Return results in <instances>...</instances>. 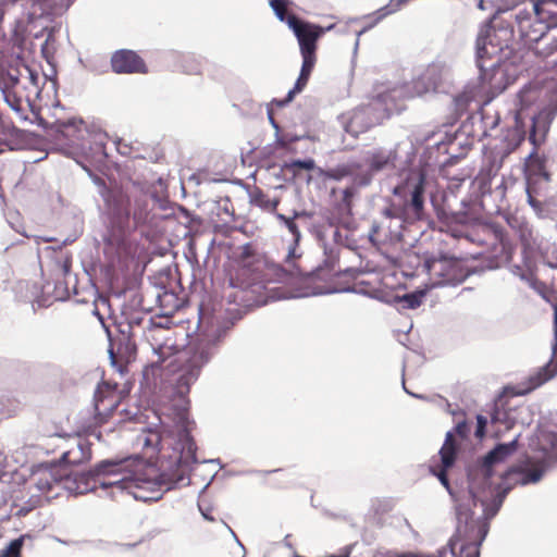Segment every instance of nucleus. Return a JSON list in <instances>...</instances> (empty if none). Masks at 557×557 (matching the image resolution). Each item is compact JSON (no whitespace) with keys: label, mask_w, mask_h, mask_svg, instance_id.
<instances>
[{"label":"nucleus","mask_w":557,"mask_h":557,"mask_svg":"<svg viewBox=\"0 0 557 557\" xmlns=\"http://www.w3.org/2000/svg\"><path fill=\"white\" fill-rule=\"evenodd\" d=\"M3 99L8 103V106L15 112L20 113L22 112V100L21 98L16 97L13 92L10 90H2Z\"/></svg>","instance_id":"obj_22"},{"label":"nucleus","mask_w":557,"mask_h":557,"mask_svg":"<svg viewBox=\"0 0 557 557\" xmlns=\"http://www.w3.org/2000/svg\"><path fill=\"white\" fill-rule=\"evenodd\" d=\"M189 425L186 414H182L175 436L149 432L143 438L147 448L156 445H160L161 451L171 448L170 454H162V458L168 459L166 465L162 462L165 473H160L153 463L133 457L103 460L88 473L81 474L70 472L64 466H51L36 471L37 488L46 493L53 484L60 483L70 493L85 494L99 486L110 490L111 496L115 491H126L137 499H157L174 478H181L196 462V446L189 435Z\"/></svg>","instance_id":"obj_1"},{"label":"nucleus","mask_w":557,"mask_h":557,"mask_svg":"<svg viewBox=\"0 0 557 557\" xmlns=\"http://www.w3.org/2000/svg\"><path fill=\"white\" fill-rule=\"evenodd\" d=\"M426 295V289H419L413 293L406 294L397 299L404 304V308L416 309L418 308Z\"/></svg>","instance_id":"obj_16"},{"label":"nucleus","mask_w":557,"mask_h":557,"mask_svg":"<svg viewBox=\"0 0 557 557\" xmlns=\"http://www.w3.org/2000/svg\"><path fill=\"white\" fill-rule=\"evenodd\" d=\"M395 154L392 151L379 150L375 151L370 160L371 169L379 171L394 160Z\"/></svg>","instance_id":"obj_18"},{"label":"nucleus","mask_w":557,"mask_h":557,"mask_svg":"<svg viewBox=\"0 0 557 557\" xmlns=\"http://www.w3.org/2000/svg\"><path fill=\"white\" fill-rule=\"evenodd\" d=\"M314 165L315 164L312 159L296 160L289 164L290 168H298V169H304V170H312L314 168Z\"/></svg>","instance_id":"obj_23"},{"label":"nucleus","mask_w":557,"mask_h":557,"mask_svg":"<svg viewBox=\"0 0 557 557\" xmlns=\"http://www.w3.org/2000/svg\"><path fill=\"white\" fill-rule=\"evenodd\" d=\"M423 180L420 177L419 182L416 184L414 189L411 196V206L414 208L417 212L422 210L423 207Z\"/></svg>","instance_id":"obj_21"},{"label":"nucleus","mask_w":557,"mask_h":557,"mask_svg":"<svg viewBox=\"0 0 557 557\" xmlns=\"http://www.w3.org/2000/svg\"><path fill=\"white\" fill-rule=\"evenodd\" d=\"M407 1L408 0H391L387 5L381 8L377 12H375V23L381 21L383 17L398 11L401 8V5L405 4Z\"/></svg>","instance_id":"obj_20"},{"label":"nucleus","mask_w":557,"mask_h":557,"mask_svg":"<svg viewBox=\"0 0 557 557\" xmlns=\"http://www.w3.org/2000/svg\"><path fill=\"white\" fill-rule=\"evenodd\" d=\"M64 463H78L89 459V450L82 442H77L76 447L65 451L62 456Z\"/></svg>","instance_id":"obj_15"},{"label":"nucleus","mask_w":557,"mask_h":557,"mask_svg":"<svg viewBox=\"0 0 557 557\" xmlns=\"http://www.w3.org/2000/svg\"><path fill=\"white\" fill-rule=\"evenodd\" d=\"M432 87V84L425 82H416L411 85H404L400 87H395L388 91L387 95H380V99L371 107L361 108L352 112L349 120L345 123V129L347 133H350L354 136H357L359 133L364 132L370 126L381 122L384 117H386L389 113L387 109L379 114L374 115L373 111L380 106L384 103L387 106V99L396 100L400 98H410L414 96H421L426 92Z\"/></svg>","instance_id":"obj_4"},{"label":"nucleus","mask_w":557,"mask_h":557,"mask_svg":"<svg viewBox=\"0 0 557 557\" xmlns=\"http://www.w3.org/2000/svg\"><path fill=\"white\" fill-rule=\"evenodd\" d=\"M470 429L466 422H460L457 424L454 432H448L446 434V440L444 445L440 450V459H441V469L436 471L433 469L434 474L440 479L441 483L448 488V481L446 478V470H448L455 462L456 458V446L457 440L456 437H465L469 433Z\"/></svg>","instance_id":"obj_9"},{"label":"nucleus","mask_w":557,"mask_h":557,"mask_svg":"<svg viewBox=\"0 0 557 557\" xmlns=\"http://www.w3.org/2000/svg\"><path fill=\"white\" fill-rule=\"evenodd\" d=\"M536 448L543 453L541 458L531 457L522 469L521 484L536 483L541 480L552 459L557 457V434L541 430L536 436Z\"/></svg>","instance_id":"obj_6"},{"label":"nucleus","mask_w":557,"mask_h":557,"mask_svg":"<svg viewBox=\"0 0 557 557\" xmlns=\"http://www.w3.org/2000/svg\"><path fill=\"white\" fill-rule=\"evenodd\" d=\"M82 125H83V121H82V120H75V119H74V120H72V121H70V122H69V125L66 126V128H69V127H75V128H77V127H79V126H82Z\"/></svg>","instance_id":"obj_26"},{"label":"nucleus","mask_w":557,"mask_h":557,"mask_svg":"<svg viewBox=\"0 0 557 557\" xmlns=\"http://www.w3.org/2000/svg\"><path fill=\"white\" fill-rule=\"evenodd\" d=\"M517 22L522 37L530 42L539 41L549 28L557 26V1H533L532 14L520 12Z\"/></svg>","instance_id":"obj_5"},{"label":"nucleus","mask_w":557,"mask_h":557,"mask_svg":"<svg viewBox=\"0 0 557 557\" xmlns=\"http://www.w3.org/2000/svg\"><path fill=\"white\" fill-rule=\"evenodd\" d=\"M112 69L116 73L144 72L145 64L133 51L122 50L115 52L111 59Z\"/></svg>","instance_id":"obj_12"},{"label":"nucleus","mask_w":557,"mask_h":557,"mask_svg":"<svg viewBox=\"0 0 557 557\" xmlns=\"http://www.w3.org/2000/svg\"><path fill=\"white\" fill-rule=\"evenodd\" d=\"M516 450V441H511L509 444H500L493 449L484 459L482 467V473L484 476L492 475V469L503 462L508 456Z\"/></svg>","instance_id":"obj_13"},{"label":"nucleus","mask_w":557,"mask_h":557,"mask_svg":"<svg viewBox=\"0 0 557 557\" xmlns=\"http://www.w3.org/2000/svg\"><path fill=\"white\" fill-rule=\"evenodd\" d=\"M554 280H557V270L554 275ZM555 317H554V325H555V345L553 348V358L547 366L540 369L534 375L530 377V387L529 389H534L557 374V304L555 305Z\"/></svg>","instance_id":"obj_11"},{"label":"nucleus","mask_w":557,"mask_h":557,"mask_svg":"<svg viewBox=\"0 0 557 557\" xmlns=\"http://www.w3.org/2000/svg\"><path fill=\"white\" fill-rule=\"evenodd\" d=\"M476 420H478V426H476L475 435H476V437L482 438L484 436V430H485V425H486L487 421L483 416H478Z\"/></svg>","instance_id":"obj_24"},{"label":"nucleus","mask_w":557,"mask_h":557,"mask_svg":"<svg viewBox=\"0 0 557 557\" xmlns=\"http://www.w3.org/2000/svg\"><path fill=\"white\" fill-rule=\"evenodd\" d=\"M491 33L492 29L490 27L483 28L476 39V55L481 70L484 69L482 60L491 57L496 51L490 41ZM482 78L493 92L503 91L509 84L504 64L493 65L491 72L482 71Z\"/></svg>","instance_id":"obj_7"},{"label":"nucleus","mask_w":557,"mask_h":557,"mask_svg":"<svg viewBox=\"0 0 557 557\" xmlns=\"http://www.w3.org/2000/svg\"><path fill=\"white\" fill-rule=\"evenodd\" d=\"M479 8L483 9V0H480Z\"/></svg>","instance_id":"obj_29"},{"label":"nucleus","mask_w":557,"mask_h":557,"mask_svg":"<svg viewBox=\"0 0 557 557\" xmlns=\"http://www.w3.org/2000/svg\"><path fill=\"white\" fill-rule=\"evenodd\" d=\"M518 412L519 414H522L528 411L527 407H520L516 410L509 409V411L505 409L497 408L495 410V413L493 414L492 421L493 422H504L506 424V428L509 429L512 424L516 423L517 417L515 412Z\"/></svg>","instance_id":"obj_14"},{"label":"nucleus","mask_w":557,"mask_h":557,"mask_svg":"<svg viewBox=\"0 0 557 557\" xmlns=\"http://www.w3.org/2000/svg\"><path fill=\"white\" fill-rule=\"evenodd\" d=\"M542 176L544 177L545 181H548V174L546 172H543Z\"/></svg>","instance_id":"obj_28"},{"label":"nucleus","mask_w":557,"mask_h":557,"mask_svg":"<svg viewBox=\"0 0 557 557\" xmlns=\"http://www.w3.org/2000/svg\"><path fill=\"white\" fill-rule=\"evenodd\" d=\"M278 219L283 220V221L286 223V225H287L288 230H289L293 234H296V228H297V227H296V224H295L293 221H290V220L286 219V218H285L284 215H282V214H280V215H278Z\"/></svg>","instance_id":"obj_25"},{"label":"nucleus","mask_w":557,"mask_h":557,"mask_svg":"<svg viewBox=\"0 0 557 557\" xmlns=\"http://www.w3.org/2000/svg\"><path fill=\"white\" fill-rule=\"evenodd\" d=\"M24 540L25 535H22L21 537L11 541L10 544L2 549L0 557H20Z\"/></svg>","instance_id":"obj_19"},{"label":"nucleus","mask_w":557,"mask_h":557,"mask_svg":"<svg viewBox=\"0 0 557 557\" xmlns=\"http://www.w3.org/2000/svg\"><path fill=\"white\" fill-rule=\"evenodd\" d=\"M287 26L293 30L298 40L302 65L294 88L288 91L284 100L277 102L278 106L290 102L306 87L317 61V41L325 32L323 27L299 20L296 16L287 18ZM332 27L329 26L326 30H330Z\"/></svg>","instance_id":"obj_2"},{"label":"nucleus","mask_w":557,"mask_h":557,"mask_svg":"<svg viewBox=\"0 0 557 557\" xmlns=\"http://www.w3.org/2000/svg\"><path fill=\"white\" fill-rule=\"evenodd\" d=\"M290 4L292 2L289 0H270V7L272 8L276 17L286 24L287 18L289 16H294L293 14H289Z\"/></svg>","instance_id":"obj_17"},{"label":"nucleus","mask_w":557,"mask_h":557,"mask_svg":"<svg viewBox=\"0 0 557 557\" xmlns=\"http://www.w3.org/2000/svg\"><path fill=\"white\" fill-rule=\"evenodd\" d=\"M541 90L536 86H525L515 99V112L512 115L515 126L510 131L509 136L511 138L510 145L507 149H512L523 139L524 136V119L530 116L533 123V128L530 138L533 143H536L537 137L542 139L548 128V117L550 112H540L537 115L533 114L532 106L539 99Z\"/></svg>","instance_id":"obj_3"},{"label":"nucleus","mask_w":557,"mask_h":557,"mask_svg":"<svg viewBox=\"0 0 557 557\" xmlns=\"http://www.w3.org/2000/svg\"><path fill=\"white\" fill-rule=\"evenodd\" d=\"M203 518L209 519V517L206 513H203ZM210 520H212V518H210Z\"/></svg>","instance_id":"obj_31"},{"label":"nucleus","mask_w":557,"mask_h":557,"mask_svg":"<svg viewBox=\"0 0 557 557\" xmlns=\"http://www.w3.org/2000/svg\"><path fill=\"white\" fill-rule=\"evenodd\" d=\"M211 354L203 347L197 348L193 355L186 354L180 357L182 362L177 374V389L180 394L188 392L189 385L194 383L200 369L209 361Z\"/></svg>","instance_id":"obj_8"},{"label":"nucleus","mask_w":557,"mask_h":557,"mask_svg":"<svg viewBox=\"0 0 557 557\" xmlns=\"http://www.w3.org/2000/svg\"><path fill=\"white\" fill-rule=\"evenodd\" d=\"M237 543H238V546L240 547V549H244L242 543H239L238 541H237Z\"/></svg>","instance_id":"obj_30"},{"label":"nucleus","mask_w":557,"mask_h":557,"mask_svg":"<svg viewBox=\"0 0 557 557\" xmlns=\"http://www.w3.org/2000/svg\"><path fill=\"white\" fill-rule=\"evenodd\" d=\"M532 182H533V177H532V176H529V177H528V193H530ZM529 201H530V203H531L532 206H534V201H533V199H532V197H531V194H529Z\"/></svg>","instance_id":"obj_27"},{"label":"nucleus","mask_w":557,"mask_h":557,"mask_svg":"<svg viewBox=\"0 0 557 557\" xmlns=\"http://www.w3.org/2000/svg\"><path fill=\"white\" fill-rule=\"evenodd\" d=\"M457 267V262L447 258L434 259L425 263L428 273L432 277H438V280L433 283V286L454 283L456 281Z\"/></svg>","instance_id":"obj_10"}]
</instances>
